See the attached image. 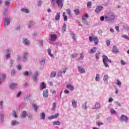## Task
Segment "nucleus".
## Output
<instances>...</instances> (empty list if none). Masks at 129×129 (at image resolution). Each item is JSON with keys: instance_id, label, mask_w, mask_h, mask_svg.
<instances>
[{"instance_id": "nucleus-1", "label": "nucleus", "mask_w": 129, "mask_h": 129, "mask_svg": "<svg viewBox=\"0 0 129 129\" xmlns=\"http://www.w3.org/2000/svg\"><path fill=\"white\" fill-rule=\"evenodd\" d=\"M103 62L104 63V65L106 68H108L109 67V65H108V63H107V62L109 63H111V60L109 59L108 57L106 55H103Z\"/></svg>"}, {"instance_id": "nucleus-2", "label": "nucleus", "mask_w": 129, "mask_h": 129, "mask_svg": "<svg viewBox=\"0 0 129 129\" xmlns=\"http://www.w3.org/2000/svg\"><path fill=\"white\" fill-rule=\"evenodd\" d=\"M89 40L91 42H94L96 46H97L98 45V43H99L98 38L96 36H90L89 37Z\"/></svg>"}, {"instance_id": "nucleus-3", "label": "nucleus", "mask_w": 129, "mask_h": 129, "mask_svg": "<svg viewBox=\"0 0 129 129\" xmlns=\"http://www.w3.org/2000/svg\"><path fill=\"white\" fill-rule=\"evenodd\" d=\"M56 3L58 6L59 9H61L63 7L64 0H56Z\"/></svg>"}, {"instance_id": "nucleus-4", "label": "nucleus", "mask_w": 129, "mask_h": 129, "mask_svg": "<svg viewBox=\"0 0 129 129\" xmlns=\"http://www.w3.org/2000/svg\"><path fill=\"white\" fill-rule=\"evenodd\" d=\"M102 9H103V7L102 6H97L95 10V13L96 14H99V13H100V12L102 11Z\"/></svg>"}, {"instance_id": "nucleus-5", "label": "nucleus", "mask_w": 129, "mask_h": 129, "mask_svg": "<svg viewBox=\"0 0 129 129\" xmlns=\"http://www.w3.org/2000/svg\"><path fill=\"white\" fill-rule=\"evenodd\" d=\"M112 52L113 54H117L118 53H119V49L116 47V46H113Z\"/></svg>"}, {"instance_id": "nucleus-6", "label": "nucleus", "mask_w": 129, "mask_h": 129, "mask_svg": "<svg viewBox=\"0 0 129 129\" xmlns=\"http://www.w3.org/2000/svg\"><path fill=\"white\" fill-rule=\"evenodd\" d=\"M120 119L121 120H122L123 121H127V120H128V118H127V116L123 114H122L121 115Z\"/></svg>"}, {"instance_id": "nucleus-7", "label": "nucleus", "mask_w": 129, "mask_h": 129, "mask_svg": "<svg viewBox=\"0 0 129 129\" xmlns=\"http://www.w3.org/2000/svg\"><path fill=\"white\" fill-rule=\"evenodd\" d=\"M78 69L79 72L81 73L82 74H83L85 73V72H86L85 69L80 66H79L78 67Z\"/></svg>"}, {"instance_id": "nucleus-8", "label": "nucleus", "mask_w": 129, "mask_h": 129, "mask_svg": "<svg viewBox=\"0 0 129 129\" xmlns=\"http://www.w3.org/2000/svg\"><path fill=\"white\" fill-rule=\"evenodd\" d=\"M56 39H57V35L55 34H51L50 35V41H55Z\"/></svg>"}, {"instance_id": "nucleus-9", "label": "nucleus", "mask_w": 129, "mask_h": 129, "mask_svg": "<svg viewBox=\"0 0 129 129\" xmlns=\"http://www.w3.org/2000/svg\"><path fill=\"white\" fill-rule=\"evenodd\" d=\"M58 116H59V114L57 113L54 115L50 116L48 117V118L49 120L54 119V118H57V117H58Z\"/></svg>"}, {"instance_id": "nucleus-10", "label": "nucleus", "mask_w": 129, "mask_h": 129, "mask_svg": "<svg viewBox=\"0 0 129 129\" xmlns=\"http://www.w3.org/2000/svg\"><path fill=\"white\" fill-rule=\"evenodd\" d=\"M67 88H68L71 91H73V90H74V87L71 84H68L67 85Z\"/></svg>"}, {"instance_id": "nucleus-11", "label": "nucleus", "mask_w": 129, "mask_h": 129, "mask_svg": "<svg viewBox=\"0 0 129 129\" xmlns=\"http://www.w3.org/2000/svg\"><path fill=\"white\" fill-rule=\"evenodd\" d=\"M43 95L44 97L47 98L48 97L49 94L48 93V90H45L43 92Z\"/></svg>"}, {"instance_id": "nucleus-12", "label": "nucleus", "mask_w": 129, "mask_h": 129, "mask_svg": "<svg viewBox=\"0 0 129 129\" xmlns=\"http://www.w3.org/2000/svg\"><path fill=\"white\" fill-rule=\"evenodd\" d=\"M10 18H6L5 21V26H9V25H10Z\"/></svg>"}, {"instance_id": "nucleus-13", "label": "nucleus", "mask_w": 129, "mask_h": 129, "mask_svg": "<svg viewBox=\"0 0 129 129\" xmlns=\"http://www.w3.org/2000/svg\"><path fill=\"white\" fill-rule=\"evenodd\" d=\"M72 105L74 108H76L77 107V101H75V100H73L72 102Z\"/></svg>"}, {"instance_id": "nucleus-14", "label": "nucleus", "mask_w": 129, "mask_h": 129, "mask_svg": "<svg viewBox=\"0 0 129 129\" xmlns=\"http://www.w3.org/2000/svg\"><path fill=\"white\" fill-rule=\"evenodd\" d=\"M23 43L25 44V45H30V42L29 41V40H28V39H25L24 38L23 39Z\"/></svg>"}, {"instance_id": "nucleus-15", "label": "nucleus", "mask_w": 129, "mask_h": 129, "mask_svg": "<svg viewBox=\"0 0 129 129\" xmlns=\"http://www.w3.org/2000/svg\"><path fill=\"white\" fill-rule=\"evenodd\" d=\"M105 19H108V20H114V15L113 14H111L109 17H105Z\"/></svg>"}, {"instance_id": "nucleus-16", "label": "nucleus", "mask_w": 129, "mask_h": 129, "mask_svg": "<svg viewBox=\"0 0 129 129\" xmlns=\"http://www.w3.org/2000/svg\"><path fill=\"white\" fill-rule=\"evenodd\" d=\"M6 74H3L1 77H0V83L2 81H4L6 79Z\"/></svg>"}, {"instance_id": "nucleus-17", "label": "nucleus", "mask_w": 129, "mask_h": 129, "mask_svg": "<svg viewBox=\"0 0 129 129\" xmlns=\"http://www.w3.org/2000/svg\"><path fill=\"white\" fill-rule=\"evenodd\" d=\"M89 16H88V14H85L82 17V20L83 21H86L87 19H88V17Z\"/></svg>"}, {"instance_id": "nucleus-18", "label": "nucleus", "mask_w": 129, "mask_h": 129, "mask_svg": "<svg viewBox=\"0 0 129 129\" xmlns=\"http://www.w3.org/2000/svg\"><path fill=\"white\" fill-rule=\"evenodd\" d=\"M46 84H45V83L43 82L40 86V89H45V88H46Z\"/></svg>"}, {"instance_id": "nucleus-19", "label": "nucleus", "mask_w": 129, "mask_h": 129, "mask_svg": "<svg viewBox=\"0 0 129 129\" xmlns=\"http://www.w3.org/2000/svg\"><path fill=\"white\" fill-rule=\"evenodd\" d=\"M100 103H97L95 105V106L94 108H93V109H97V108H99L100 107Z\"/></svg>"}, {"instance_id": "nucleus-20", "label": "nucleus", "mask_w": 129, "mask_h": 129, "mask_svg": "<svg viewBox=\"0 0 129 129\" xmlns=\"http://www.w3.org/2000/svg\"><path fill=\"white\" fill-rule=\"evenodd\" d=\"M96 50H97V47H93L90 51V52L91 54H93V53H95L96 52Z\"/></svg>"}, {"instance_id": "nucleus-21", "label": "nucleus", "mask_w": 129, "mask_h": 129, "mask_svg": "<svg viewBox=\"0 0 129 129\" xmlns=\"http://www.w3.org/2000/svg\"><path fill=\"white\" fill-rule=\"evenodd\" d=\"M40 116H41V119L44 120L46 118V114H45V113L43 112L40 114Z\"/></svg>"}, {"instance_id": "nucleus-22", "label": "nucleus", "mask_w": 129, "mask_h": 129, "mask_svg": "<svg viewBox=\"0 0 129 129\" xmlns=\"http://www.w3.org/2000/svg\"><path fill=\"white\" fill-rule=\"evenodd\" d=\"M16 84L12 83L10 85V89H15L16 88Z\"/></svg>"}, {"instance_id": "nucleus-23", "label": "nucleus", "mask_w": 129, "mask_h": 129, "mask_svg": "<svg viewBox=\"0 0 129 129\" xmlns=\"http://www.w3.org/2000/svg\"><path fill=\"white\" fill-rule=\"evenodd\" d=\"M52 123L53 125H60L61 124V122L59 121H53Z\"/></svg>"}, {"instance_id": "nucleus-24", "label": "nucleus", "mask_w": 129, "mask_h": 129, "mask_svg": "<svg viewBox=\"0 0 129 129\" xmlns=\"http://www.w3.org/2000/svg\"><path fill=\"white\" fill-rule=\"evenodd\" d=\"M33 107L35 111H37V109H38V107H39L38 106V105L36 104H33Z\"/></svg>"}, {"instance_id": "nucleus-25", "label": "nucleus", "mask_w": 129, "mask_h": 129, "mask_svg": "<svg viewBox=\"0 0 129 129\" xmlns=\"http://www.w3.org/2000/svg\"><path fill=\"white\" fill-rule=\"evenodd\" d=\"M56 21H58L60 19V13H57L55 17Z\"/></svg>"}, {"instance_id": "nucleus-26", "label": "nucleus", "mask_w": 129, "mask_h": 129, "mask_svg": "<svg viewBox=\"0 0 129 129\" xmlns=\"http://www.w3.org/2000/svg\"><path fill=\"white\" fill-rule=\"evenodd\" d=\"M56 72H53L50 74V77L51 78H54L56 77Z\"/></svg>"}, {"instance_id": "nucleus-27", "label": "nucleus", "mask_w": 129, "mask_h": 129, "mask_svg": "<svg viewBox=\"0 0 129 129\" xmlns=\"http://www.w3.org/2000/svg\"><path fill=\"white\" fill-rule=\"evenodd\" d=\"M96 81H99V79H100V75L98 74L96 75Z\"/></svg>"}, {"instance_id": "nucleus-28", "label": "nucleus", "mask_w": 129, "mask_h": 129, "mask_svg": "<svg viewBox=\"0 0 129 129\" xmlns=\"http://www.w3.org/2000/svg\"><path fill=\"white\" fill-rule=\"evenodd\" d=\"M29 57V53L27 52H25L23 55V58L24 59H27Z\"/></svg>"}, {"instance_id": "nucleus-29", "label": "nucleus", "mask_w": 129, "mask_h": 129, "mask_svg": "<svg viewBox=\"0 0 129 129\" xmlns=\"http://www.w3.org/2000/svg\"><path fill=\"white\" fill-rule=\"evenodd\" d=\"M62 31L64 33V32H66V24H63V25L62 28Z\"/></svg>"}, {"instance_id": "nucleus-30", "label": "nucleus", "mask_w": 129, "mask_h": 129, "mask_svg": "<svg viewBox=\"0 0 129 129\" xmlns=\"http://www.w3.org/2000/svg\"><path fill=\"white\" fill-rule=\"evenodd\" d=\"M74 12L75 15H76L77 16L80 14V11L78 9L75 10Z\"/></svg>"}, {"instance_id": "nucleus-31", "label": "nucleus", "mask_w": 129, "mask_h": 129, "mask_svg": "<svg viewBox=\"0 0 129 129\" xmlns=\"http://www.w3.org/2000/svg\"><path fill=\"white\" fill-rule=\"evenodd\" d=\"M21 116L22 117H26V116H27V112H26V111L22 112Z\"/></svg>"}, {"instance_id": "nucleus-32", "label": "nucleus", "mask_w": 129, "mask_h": 129, "mask_svg": "<svg viewBox=\"0 0 129 129\" xmlns=\"http://www.w3.org/2000/svg\"><path fill=\"white\" fill-rule=\"evenodd\" d=\"M92 5V3H91V2H88L87 4V8H90Z\"/></svg>"}, {"instance_id": "nucleus-33", "label": "nucleus", "mask_w": 129, "mask_h": 129, "mask_svg": "<svg viewBox=\"0 0 129 129\" xmlns=\"http://www.w3.org/2000/svg\"><path fill=\"white\" fill-rule=\"evenodd\" d=\"M51 49H48L47 50V51H48V53L49 54V55L50 56V57H53V54L51 53Z\"/></svg>"}, {"instance_id": "nucleus-34", "label": "nucleus", "mask_w": 129, "mask_h": 129, "mask_svg": "<svg viewBox=\"0 0 129 129\" xmlns=\"http://www.w3.org/2000/svg\"><path fill=\"white\" fill-rule=\"evenodd\" d=\"M56 102H54L53 103V106L52 107V110H55V109L56 108Z\"/></svg>"}, {"instance_id": "nucleus-35", "label": "nucleus", "mask_w": 129, "mask_h": 129, "mask_svg": "<svg viewBox=\"0 0 129 129\" xmlns=\"http://www.w3.org/2000/svg\"><path fill=\"white\" fill-rule=\"evenodd\" d=\"M22 12H23V13H25L26 14H28V13H29V10L27 9H22Z\"/></svg>"}, {"instance_id": "nucleus-36", "label": "nucleus", "mask_w": 129, "mask_h": 129, "mask_svg": "<svg viewBox=\"0 0 129 129\" xmlns=\"http://www.w3.org/2000/svg\"><path fill=\"white\" fill-rule=\"evenodd\" d=\"M108 78L109 77L108 75H105L104 76V79H103L104 81H107V80H108Z\"/></svg>"}, {"instance_id": "nucleus-37", "label": "nucleus", "mask_w": 129, "mask_h": 129, "mask_svg": "<svg viewBox=\"0 0 129 129\" xmlns=\"http://www.w3.org/2000/svg\"><path fill=\"white\" fill-rule=\"evenodd\" d=\"M63 16L64 17V19H63L64 21H67V20H68V18H67V16L65 15V12L63 13Z\"/></svg>"}, {"instance_id": "nucleus-38", "label": "nucleus", "mask_w": 129, "mask_h": 129, "mask_svg": "<svg viewBox=\"0 0 129 129\" xmlns=\"http://www.w3.org/2000/svg\"><path fill=\"white\" fill-rule=\"evenodd\" d=\"M110 112L112 114H116V111L114 109H111L110 110Z\"/></svg>"}, {"instance_id": "nucleus-39", "label": "nucleus", "mask_w": 129, "mask_h": 129, "mask_svg": "<svg viewBox=\"0 0 129 129\" xmlns=\"http://www.w3.org/2000/svg\"><path fill=\"white\" fill-rule=\"evenodd\" d=\"M107 46H110V40L107 39L106 41Z\"/></svg>"}, {"instance_id": "nucleus-40", "label": "nucleus", "mask_w": 129, "mask_h": 129, "mask_svg": "<svg viewBox=\"0 0 129 129\" xmlns=\"http://www.w3.org/2000/svg\"><path fill=\"white\" fill-rule=\"evenodd\" d=\"M78 55V54L74 53V54L71 55V57H72V58H76Z\"/></svg>"}, {"instance_id": "nucleus-41", "label": "nucleus", "mask_w": 129, "mask_h": 129, "mask_svg": "<svg viewBox=\"0 0 129 129\" xmlns=\"http://www.w3.org/2000/svg\"><path fill=\"white\" fill-rule=\"evenodd\" d=\"M100 55V52H99L96 54V57L97 59H99Z\"/></svg>"}, {"instance_id": "nucleus-42", "label": "nucleus", "mask_w": 129, "mask_h": 129, "mask_svg": "<svg viewBox=\"0 0 129 129\" xmlns=\"http://www.w3.org/2000/svg\"><path fill=\"white\" fill-rule=\"evenodd\" d=\"M67 13L69 16H71V10L70 9H67Z\"/></svg>"}, {"instance_id": "nucleus-43", "label": "nucleus", "mask_w": 129, "mask_h": 129, "mask_svg": "<svg viewBox=\"0 0 129 129\" xmlns=\"http://www.w3.org/2000/svg\"><path fill=\"white\" fill-rule=\"evenodd\" d=\"M11 75L12 76H15V75H16V71L12 70L11 72Z\"/></svg>"}, {"instance_id": "nucleus-44", "label": "nucleus", "mask_w": 129, "mask_h": 129, "mask_svg": "<svg viewBox=\"0 0 129 129\" xmlns=\"http://www.w3.org/2000/svg\"><path fill=\"white\" fill-rule=\"evenodd\" d=\"M10 50H8V51L6 53V57L10 58Z\"/></svg>"}, {"instance_id": "nucleus-45", "label": "nucleus", "mask_w": 129, "mask_h": 129, "mask_svg": "<svg viewBox=\"0 0 129 129\" xmlns=\"http://www.w3.org/2000/svg\"><path fill=\"white\" fill-rule=\"evenodd\" d=\"M11 124L12 125H16V124H17V121H12Z\"/></svg>"}, {"instance_id": "nucleus-46", "label": "nucleus", "mask_w": 129, "mask_h": 129, "mask_svg": "<svg viewBox=\"0 0 129 129\" xmlns=\"http://www.w3.org/2000/svg\"><path fill=\"white\" fill-rule=\"evenodd\" d=\"M4 114H1V121L2 122H4Z\"/></svg>"}, {"instance_id": "nucleus-47", "label": "nucleus", "mask_w": 129, "mask_h": 129, "mask_svg": "<svg viewBox=\"0 0 129 129\" xmlns=\"http://www.w3.org/2000/svg\"><path fill=\"white\" fill-rule=\"evenodd\" d=\"M24 76H28V75H29V72L26 71V72L24 73Z\"/></svg>"}, {"instance_id": "nucleus-48", "label": "nucleus", "mask_w": 129, "mask_h": 129, "mask_svg": "<svg viewBox=\"0 0 129 129\" xmlns=\"http://www.w3.org/2000/svg\"><path fill=\"white\" fill-rule=\"evenodd\" d=\"M117 85H121V83L119 80H117Z\"/></svg>"}, {"instance_id": "nucleus-49", "label": "nucleus", "mask_w": 129, "mask_h": 129, "mask_svg": "<svg viewBox=\"0 0 129 129\" xmlns=\"http://www.w3.org/2000/svg\"><path fill=\"white\" fill-rule=\"evenodd\" d=\"M73 35V39H74V41H76V36L74 33H72Z\"/></svg>"}, {"instance_id": "nucleus-50", "label": "nucleus", "mask_w": 129, "mask_h": 129, "mask_svg": "<svg viewBox=\"0 0 129 129\" xmlns=\"http://www.w3.org/2000/svg\"><path fill=\"white\" fill-rule=\"evenodd\" d=\"M120 63L122 65H125V62H124L122 59L121 60Z\"/></svg>"}, {"instance_id": "nucleus-51", "label": "nucleus", "mask_w": 129, "mask_h": 129, "mask_svg": "<svg viewBox=\"0 0 129 129\" xmlns=\"http://www.w3.org/2000/svg\"><path fill=\"white\" fill-rule=\"evenodd\" d=\"M5 6H9L10 2L9 1H6L5 3Z\"/></svg>"}, {"instance_id": "nucleus-52", "label": "nucleus", "mask_w": 129, "mask_h": 129, "mask_svg": "<svg viewBox=\"0 0 129 129\" xmlns=\"http://www.w3.org/2000/svg\"><path fill=\"white\" fill-rule=\"evenodd\" d=\"M103 122H98L97 123L98 126H100V125H103Z\"/></svg>"}, {"instance_id": "nucleus-53", "label": "nucleus", "mask_w": 129, "mask_h": 129, "mask_svg": "<svg viewBox=\"0 0 129 129\" xmlns=\"http://www.w3.org/2000/svg\"><path fill=\"white\" fill-rule=\"evenodd\" d=\"M80 58H81V59H83V58H84V55L83 54V52L81 53Z\"/></svg>"}, {"instance_id": "nucleus-54", "label": "nucleus", "mask_w": 129, "mask_h": 129, "mask_svg": "<svg viewBox=\"0 0 129 129\" xmlns=\"http://www.w3.org/2000/svg\"><path fill=\"white\" fill-rule=\"evenodd\" d=\"M22 94V92H19L17 94V97H19V96H21V95Z\"/></svg>"}, {"instance_id": "nucleus-55", "label": "nucleus", "mask_w": 129, "mask_h": 129, "mask_svg": "<svg viewBox=\"0 0 129 129\" xmlns=\"http://www.w3.org/2000/svg\"><path fill=\"white\" fill-rule=\"evenodd\" d=\"M13 115H14V117H17V113L16 112V111H13Z\"/></svg>"}, {"instance_id": "nucleus-56", "label": "nucleus", "mask_w": 129, "mask_h": 129, "mask_svg": "<svg viewBox=\"0 0 129 129\" xmlns=\"http://www.w3.org/2000/svg\"><path fill=\"white\" fill-rule=\"evenodd\" d=\"M104 17H103V16H101V17H100V20L102 21V22H103V21H104Z\"/></svg>"}, {"instance_id": "nucleus-57", "label": "nucleus", "mask_w": 129, "mask_h": 129, "mask_svg": "<svg viewBox=\"0 0 129 129\" xmlns=\"http://www.w3.org/2000/svg\"><path fill=\"white\" fill-rule=\"evenodd\" d=\"M17 69H18V70H22V67H21L20 65L18 66Z\"/></svg>"}, {"instance_id": "nucleus-58", "label": "nucleus", "mask_w": 129, "mask_h": 129, "mask_svg": "<svg viewBox=\"0 0 129 129\" xmlns=\"http://www.w3.org/2000/svg\"><path fill=\"white\" fill-rule=\"evenodd\" d=\"M115 29H116L117 32H119V27L116 26Z\"/></svg>"}, {"instance_id": "nucleus-59", "label": "nucleus", "mask_w": 129, "mask_h": 129, "mask_svg": "<svg viewBox=\"0 0 129 129\" xmlns=\"http://www.w3.org/2000/svg\"><path fill=\"white\" fill-rule=\"evenodd\" d=\"M112 101H113V99H112V98H110L109 99L108 102H112Z\"/></svg>"}, {"instance_id": "nucleus-60", "label": "nucleus", "mask_w": 129, "mask_h": 129, "mask_svg": "<svg viewBox=\"0 0 129 129\" xmlns=\"http://www.w3.org/2000/svg\"><path fill=\"white\" fill-rule=\"evenodd\" d=\"M64 93H66V94H68L69 93V91L67 90H65L64 91Z\"/></svg>"}, {"instance_id": "nucleus-61", "label": "nucleus", "mask_w": 129, "mask_h": 129, "mask_svg": "<svg viewBox=\"0 0 129 129\" xmlns=\"http://www.w3.org/2000/svg\"><path fill=\"white\" fill-rule=\"evenodd\" d=\"M123 38H124V39H128V37L126 35H123Z\"/></svg>"}, {"instance_id": "nucleus-62", "label": "nucleus", "mask_w": 129, "mask_h": 129, "mask_svg": "<svg viewBox=\"0 0 129 129\" xmlns=\"http://www.w3.org/2000/svg\"><path fill=\"white\" fill-rule=\"evenodd\" d=\"M84 23L85 25H88V23L87 22V21H86V20H85L84 21Z\"/></svg>"}, {"instance_id": "nucleus-63", "label": "nucleus", "mask_w": 129, "mask_h": 129, "mask_svg": "<svg viewBox=\"0 0 129 129\" xmlns=\"http://www.w3.org/2000/svg\"><path fill=\"white\" fill-rule=\"evenodd\" d=\"M110 32H111V33H113V32H114V30H113V29H112V28H111V29H110Z\"/></svg>"}, {"instance_id": "nucleus-64", "label": "nucleus", "mask_w": 129, "mask_h": 129, "mask_svg": "<svg viewBox=\"0 0 129 129\" xmlns=\"http://www.w3.org/2000/svg\"><path fill=\"white\" fill-rule=\"evenodd\" d=\"M40 62V63H45V59H42Z\"/></svg>"}]
</instances>
